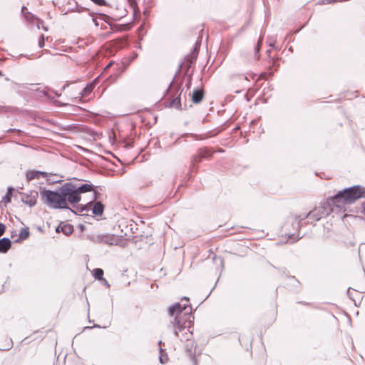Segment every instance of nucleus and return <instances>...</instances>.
<instances>
[{
	"label": "nucleus",
	"instance_id": "f257e3e1",
	"mask_svg": "<svg viewBox=\"0 0 365 365\" xmlns=\"http://www.w3.org/2000/svg\"><path fill=\"white\" fill-rule=\"evenodd\" d=\"M41 200L48 207L58 210L70 209L68 204L75 205L81 200L76 191L73 182H66L55 190L43 189L41 191Z\"/></svg>",
	"mask_w": 365,
	"mask_h": 365
},
{
	"label": "nucleus",
	"instance_id": "f03ea898",
	"mask_svg": "<svg viewBox=\"0 0 365 365\" xmlns=\"http://www.w3.org/2000/svg\"><path fill=\"white\" fill-rule=\"evenodd\" d=\"M168 314L171 317L175 315V319L171 322V326L174 335L179 338L178 333L186 329V323L190 325L193 322L192 307L187 304H182L180 302H176L169 307Z\"/></svg>",
	"mask_w": 365,
	"mask_h": 365
},
{
	"label": "nucleus",
	"instance_id": "7ed1b4c3",
	"mask_svg": "<svg viewBox=\"0 0 365 365\" xmlns=\"http://www.w3.org/2000/svg\"><path fill=\"white\" fill-rule=\"evenodd\" d=\"M361 198H365V187L356 185L339 191L334 196L333 200L336 202H340L343 207L344 205L352 204Z\"/></svg>",
	"mask_w": 365,
	"mask_h": 365
},
{
	"label": "nucleus",
	"instance_id": "20e7f679",
	"mask_svg": "<svg viewBox=\"0 0 365 365\" xmlns=\"http://www.w3.org/2000/svg\"><path fill=\"white\" fill-rule=\"evenodd\" d=\"M175 78H173L172 81L170 83L168 88L166 90V95L170 94L172 99L169 102V103L166 106L168 108H175L176 109H181V93L182 90L180 86L175 88V89H172V86L174 83Z\"/></svg>",
	"mask_w": 365,
	"mask_h": 365
},
{
	"label": "nucleus",
	"instance_id": "39448f33",
	"mask_svg": "<svg viewBox=\"0 0 365 365\" xmlns=\"http://www.w3.org/2000/svg\"><path fill=\"white\" fill-rule=\"evenodd\" d=\"M212 153L213 152L207 147L200 148L197 150V153L192 157L191 171L196 172L198 169V166L196 164L200 163L203 158L211 157Z\"/></svg>",
	"mask_w": 365,
	"mask_h": 365
},
{
	"label": "nucleus",
	"instance_id": "423d86ee",
	"mask_svg": "<svg viewBox=\"0 0 365 365\" xmlns=\"http://www.w3.org/2000/svg\"><path fill=\"white\" fill-rule=\"evenodd\" d=\"M308 217L310 218L309 212L307 214H300L299 215L295 216L294 220L292 222V225L294 228H296L297 232L288 234V238L293 239L294 240H298L304 236V235H300L299 230L300 227L302 226V221Z\"/></svg>",
	"mask_w": 365,
	"mask_h": 365
},
{
	"label": "nucleus",
	"instance_id": "0eeeda50",
	"mask_svg": "<svg viewBox=\"0 0 365 365\" xmlns=\"http://www.w3.org/2000/svg\"><path fill=\"white\" fill-rule=\"evenodd\" d=\"M200 43H201L200 41H197L195 42L194 47L192 48L191 52L189 54H187L186 56H185L184 61L181 62L180 63L178 69L177 70L175 75L174 76L175 78L178 75V73H179L180 69L182 68L184 63H187V64L190 63V65H192L195 63V61L197 59V54L200 49Z\"/></svg>",
	"mask_w": 365,
	"mask_h": 365
},
{
	"label": "nucleus",
	"instance_id": "6e6552de",
	"mask_svg": "<svg viewBox=\"0 0 365 365\" xmlns=\"http://www.w3.org/2000/svg\"><path fill=\"white\" fill-rule=\"evenodd\" d=\"M73 182V187L79 195L93 190L94 185L88 180L78 179Z\"/></svg>",
	"mask_w": 365,
	"mask_h": 365
},
{
	"label": "nucleus",
	"instance_id": "1a4fd4ad",
	"mask_svg": "<svg viewBox=\"0 0 365 365\" xmlns=\"http://www.w3.org/2000/svg\"><path fill=\"white\" fill-rule=\"evenodd\" d=\"M333 199L334 196L329 199H327L326 201L322 202L319 206V210H321L322 212V214L325 215L326 216H328L333 212L334 207H336L339 209L342 208L340 202H335V200H333Z\"/></svg>",
	"mask_w": 365,
	"mask_h": 365
},
{
	"label": "nucleus",
	"instance_id": "9d476101",
	"mask_svg": "<svg viewBox=\"0 0 365 365\" xmlns=\"http://www.w3.org/2000/svg\"><path fill=\"white\" fill-rule=\"evenodd\" d=\"M21 202L24 204L29 205V207H34L37 202L38 192L36 191H33L30 195L26 193H21Z\"/></svg>",
	"mask_w": 365,
	"mask_h": 365
},
{
	"label": "nucleus",
	"instance_id": "9b49d317",
	"mask_svg": "<svg viewBox=\"0 0 365 365\" xmlns=\"http://www.w3.org/2000/svg\"><path fill=\"white\" fill-rule=\"evenodd\" d=\"M48 174L43 171H38V170H30L26 173V180L28 181L39 179L40 178H46Z\"/></svg>",
	"mask_w": 365,
	"mask_h": 365
},
{
	"label": "nucleus",
	"instance_id": "f8f14e48",
	"mask_svg": "<svg viewBox=\"0 0 365 365\" xmlns=\"http://www.w3.org/2000/svg\"><path fill=\"white\" fill-rule=\"evenodd\" d=\"M204 98V91L202 88H196L191 95V101L193 103H200Z\"/></svg>",
	"mask_w": 365,
	"mask_h": 365
},
{
	"label": "nucleus",
	"instance_id": "ddd939ff",
	"mask_svg": "<svg viewBox=\"0 0 365 365\" xmlns=\"http://www.w3.org/2000/svg\"><path fill=\"white\" fill-rule=\"evenodd\" d=\"M56 232H62L66 235H68L73 232V227L71 224H63V222L56 228Z\"/></svg>",
	"mask_w": 365,
	"mask_h": 365
},
{
	"label": "nucleus",
	"instance_id": "4468645a",
	"mask_svg": "<svg viewBox=\"0 0 365 365\" xmlns=\"http://www.w3.org/2000/svg\"><path fill=\"white\" fill-rule=\"evenodd\" d=\"M11 247V242L9 237L0 239V253H6Z\"/></svg>",
	"mask_w": 365,
	"mask_h": 365
},
{
	"label": "nucleus",
	"instance_id": "2eb2a0df",
	"mask_svg": "<svg viewBox=\"0 0 365 365\" xmlns=\"http://www.w3.org/2000/svg\"><path fill=\"white\" fill-rule=\"evenodd\" d=\"M92 204H93V202L91 201L86 205H77L75 207L74 210L71 209V207L68 210H71L74 214L78 215V214L82 213L85 211H88L90 210V207Z\"/></svg>",
	"mask_w": 365,
	"mask_h": 365
},
{
	"label": "nucleus",
	"instance_id": "dca6fc26",
	"mask_svg": "<svg viewBox=\"0 0 365 365\" xmlns=\"http://www.w3.org/2000/svg\"><path fill=\"white\" fill-rule=\"evenodd\" d=\"M88 11V14L91 16H93L96 14L97 15H100L101 16H103L106 19H110V16H108V15L106 14H101V13H97V12H93L92 11H90L89 9H88L87 7L86 6H83L81 4H76V11L78 12V13H82L83 11Z\"/></svg>",
	"mask_w": 365,
	"mask_h": 365
},
{
	"label": "nucleus",
	"instance_id": "f3484780",
	"mask_svg": "<svg viewBox=\"0 0 365 365\" xmlns=\"http://www.w3.org/2000/svg\"><path fill=\"white\" fill-rule=\"evenodd\" d=\"M91 210L93 215L101 216L103 213L104 205L101 201H97L95 202Z\"/></svg>",
	"mask_w": 365,
	"mask_h": 365
},
{
	"label": "nucleus",
	"instance_id": "a211bd4d",
	"mask_svg": "<svg viewBox=\"0 0 365 365\" xmlns=\"http://www.w3.org/2000/svg\"><path fill=\"white\" fill-rule=\"evenodd\" d=\"M310 218L314 219V221H319L321 218L327 217L322 214V212L319 210V207H315L314 210L309 212Z\"/></svg>",
	"mask_w": 365,
	"mask_h": 365
},
{
	"label": "nucleus",
	"instance_id": "6ab92c4d",
	"mask_svg": "<svg viewBox=\"0 0 365 365\" xmlns=\"http://www.w3.org/2000/svg\"><path fill=\"white\" fill-rule=\"evenodd\" d=\"M184 135L190 136L195 140H204L207 138L214 136L215 135L211 134V132H208L204 135H197V134H195V133H185Z\"/></svg>",
	"mask_w": 365,
	"mask_h": 365
},
{
	"label": "nucleus",
	"instance_id": "aec40b11",
	"mask_svg": "<svg viewBox=\"0 0 365 365\" xmlns=\"http://www.w3.org/2000/svg\"><path fill=\"white\" fill-rule=\"evenodd\" d=\"M30 235L29 230L28 227L21 228L19 235V238L15 240V242H19L21 240L27 239Z\"/></svg>",
	"mask_w": 365,
	"mask_h": 365
},
{
	"label": "nucleus",
	"instance_id": "412c9836",
	"mask_svg": "<svg viewBox=\"0 0 365 365\" xmlns=\"http://www.w3.org/2000/svg\"><path fill=\"white\" fill-rule=\"evenodd\" d=\"M100 78V76H98L97 78H96L93 81V82L91 84H88L86 87H84V88L83 89V91L80 93L82 96H86V95H88V93H91L93 88H94V83L98 81V78Z\"/></svg>",
	"mask_w": 365,
	"mask_h": 365
},
{
	"label": "nucleus",
	"instance_id": "4be33fe9",
	"mask_svg": "<svg viewBox=\"0 0 365 365\" xmlns=\"http://www.w3.org/2000/svg\"><path fill=\"white\" fill-rule=\"evenodd\" d=\"M14 191V188L12 187H8L7 192L2 199V202L7 204L11 201L12 192Z\"/></svg>",
	"mask_w": 365,
	"mask_h": 365
},
{
	"label": "nucleus",
	"instance_id": "5701e85b",
	"mask_svg": "<svg viewBox=\"0 0 365 365\" xmlns=\"http://www.w3.org/2000/svg\"><path fill=\"white\" fill-rule=\"evenodd\" d=\"M29 86H35L34 84H28V83H16L14 81H12L11 82V88L14 90H19L21 88H26V89H30L29 88ZM32 90H34L33 88H31ZM35 91H38V89H34Z\"/></svg>",
	"mask_w": 365,
	"mask_h": 365
},
{
	"label": "nucleus",
	"instance_id": "b1692460",
	"mask_svg": "<svg viewBox=\"0 0 365 365\" xmlns=\"http://www.w3.org/2000/svg\"><path fill=\"white\" fill-rule=\"evenodd\" d=\"M103 270L101 268H96L93 271V276L95 279L101 280L103 279Z\"/></svg>",
	"mask_w": 365,
	"mask_h": 365
},
{
	"label": "nucleus",
	"instance_id": "393cba45",
	"mask_svg": "<svg viewBox=\"0 0 365 365\" xmlns=\"http://www.w3.org/2000/svg\"><path fill=\"white\" fill-rule=\"evenodd\" d=\"M87 238L94 243H102V235H88Z\"/></svg>",
	"mask_w": 365,
	"mask_h": 365
},
{
	"label": "nucleus",
	"instance_id": "a878e982",
	"mask_svg": "<svg viewBox=\"0 0 365 365\" xmlns=\"http://www.w3.org/2000/svg\"><path fill=\"white\" fill-rule=\"evenodd\" d=\"M102 243L113 245V237L108 235H102Z\"/></svg>",
	"mask_w": 365,
	"mask_h": 365
},
{
	"label": "nucleus",
	"instance_id": "bb28decb",
	"mask_svg": "<svg viewBox=\"0 0 365 365\" xmlns=\"http://www.w3.org/2000/svg\"><path fill=\"white\" fill-rule=\"evenodd\" d=\"M160 351V356H159V361L161 364H165L167 362V360H168V356L166 355V354L165 353V354H163V349H162L161 348L159 349Z\"/></svg>",
	"mask_w": 365,
	"mask_h": 365
},
{
	"label": "nucleus",
	"instance_id": "cd10ccee",
	"mask_svg": "<svg viewBox=\"0 0 365 365\" xmlns=\"http://www.w3.org/2000/svg\"><path fill=\"white\" fill-rule=\"evenodd\" d=\"M27 16H25V18L26 19L27 21H34V19H37L38 20V21L42 24L43 23V21L38 19L34 14L30 13V12H27L26 14Z\"/></svg>",
	"mask_w": 365,
	"mask_h": 365
},
{
	"label": "nucleus",
	"instance_id": "c85d7f7f",
	"mask_svg": "<svg viewBox=\"0 0 365 365\" xmlns=\"http://www.w3.org/2000/svg\"><path fill=\"white\" fill-rule=\"evenodd\" d=\"M27 16H25V18L26 19L27 21H34V19H37L38 20V21L42 24L43 23V21L38 19L34 14L30 13V12H27L26 14Z\"/></svg>",
	"mask_w": 365,
	"mask_h": 365
},
{
	"label": "nucleus",
	"instance_id": "c756f323",
	"mask_svg": "<svg viewBox=\"0 0 365 365\" xmlns=\"http://www.w3.org/2000/svg\"><path fill=\"white\" fill-rule=\"evenodd\" d=\"M92 2H93L97 6H106L107 2L106 0H91Z\"/></svg>",
	"mask_w": 365,
	"mask_h": 365
},
{
	"label": "nucleus",
	"instance_id": "7c9ffc66",
	"mask_svg": "<svg viewBox=\"0 0 365 365\" xmlns=\"http://www.w3.org/2000/svg\"><path fill=\"white\" fill-rule=\"evenodd\" d=\"M262 43V39L259 38L257 41V44L256 46V47L255 48V55H257L259 53L260 46H261Z\"/></svg>",
	"mask_w": 365,
	"mask_h": 365
},
{
	"label": "nucleus",
	"instance_id": "2f4dec72",
	"mask_svg": "<svg viewBox=\"0 0 365 365\" xmlns=\"http://www.w3.org/2000/svg\"><path fill=\"white\" fill-rule=\"evenodd\" d=\"M44 44H45L44 36H43V34H41L38 39V47L41 48L44 46Z\"/></svg>",
	"mask_w": 365,
	"mask_h": 365
},
{
	"label": "nucleus",
	"instance_id": "473e14b6",
	"mask_svg": "<svg viewBox=\"0 0 365 365\" xmlns=\"http://www.w3.org/2000/svg\"><path fill=\"white\" fill-rule=\"evenodd\" d=\"M183 66H184V68H185L184 76H187L188 74L189 70L191 68L192 65H190V63H187V64L184 63Z\"/></svg>",
	"mask_w": 365,
	"mask_h": 365
},
{
	"label": "nucleus",
	"instance_id": "72a5a7b5",
	"mask_svg": "<svg viewBox=\"0 0 365 365\" xmlns=\"http://www.w3.org/2000/svg\"><path fill=\"white\" fill-rule=\"evenodd\" d=\"M6 231V226L4 224L0 222V237L4 234Z\"/></svg>",
	"mask_w": 365,
	"mask_h": 365
},
{
	"label": "nucleus",
	"instance_id": "f704fd0d",
	"mask_svg": "<svg viewBox=\"0 0 365 365\" xmlns=\"http://www.w3.org/2000/svg\"><path fill=\"white\" fill-rule=\"evenodd\" d=\"M11 132H16L20 135L22 133V130H21L19 129H16V128H9L6 130L7 133H10Z\"/></svg>",
	"mask_w": 365,
	"mask_h": 365
},
{
	"label": "nucleus",
	"instance_id": "c9c22d12",
	"mask_svg": "<svg viewBox=\"0 0 365 365\" xmlns=\"http://www.w3.org/2000/svg\"><path fill=\"white\" fill-rule=\"evenodd\" d=\"M191 85H192V76L190 75L189 77H188V79H187V82L186 83V88L187 89H190V87H191Z\"/></svg>",
	"mask_w": 365,
	"mask_h": 365
},
{
	"label": "nucleus",
	"instance_id": "e433bc0d",
	"mask_svg": "<svg viewBox=\"0 0 365 365\" xmlns=\"http://www.w3.org/2000/svg\"><path fill=\"white\" fill-rule=\"evenodd\" d=\"M289 279L294 281V282L296 283V287H298V285L299 284V282L296 279L294 276H290L289 277Z\"/></svg>",
	"mask_w": 365,
	"mask_h": 365
},
{
	"label": "nucleus",
	"instance_id": "4c0bfd02",
	"mask_svg": "<svg viewBox=\"0 0 365 365\" xmlns=\"http://www.w3.org/2000/svg\"><path fill=\"white\" fill-rule=\"evenodd\" d=\"M190 359H191V362L193 364H196L197 363V360L196 356L195 355H191L190 356Z\"/></svg>",
	"mask_w": 365,
	"mask_h": 365
},
{
	"label": "nucleus",
	"instance_id": "58836bf2",
	"mask_svg": "<svg viewBox=\"0 0 365 365\" xmlns=\"http://www.w3.org/2000/svg\"><path fill=\"white\" fill-rule=\"evenodd\" d=\"M9 110V108L6 106H0V111L8 112Z\"/></svg>",
	"mask_w": 365,
	"mask_h": 365
},
{
	"label": "nucleus",
	"instance_id": "ea45409f",
	"mask_svg": "<svg viewBox=\"0 0 365 365\" xmlns=\"http://www.w3.org/2000/svg\"><path fill=\"white\" fill-rule=\"evenodd\" d=\"M12 346H13V341H12V340H11V339H10V340H9V344L8 347H7V348H4V349H3V350H9V349H10L12 347Z\"/></svg>",
	"mask_w": 365,
	"mask_h": 365
},
{
	"label": "nucleus",
	"instance_id": "a19ab883",
	"mask_svg": "<svg viewBox=\"0 0 365 365\" xmlns=\"http://www.w3.org/2000/svg\"><path fill=\"white\" fill-rule=\"evenodd\" d=\"M350 289H351V287H349L348 289H347V294H348L349 297L350 298V299H351L353 301H355L354 297H352L351 292H350Z\"/></svg>",
	"mask_w": 365,
	"mask_h": 365
},
{
	"label": "nucleus",
	"instance_id": "79ce46f5",
	"mask_svg": "<svg viewBox=\"0 0 365 365\" xmlns=\"http://www.w3.org/2000/svg\"><path fill=\"white\" fill-rule=\"evenodd\" d=\"M27 9V8L25 6H23L22 8H21V14L22 15L25 17V16H27L25 12V11Z\"/></svg>",
	"mask_w": 365,
	"mask_h": 365
},
{
	"label": "nucleus",
	"instance_id": "37998d69",
	"mask_svg": "<svg viewBox=\"0 0 365 365\" xmlns=\"http://www.w3.org/2000/svg\"><path fill=\"white\" fill-rule=\"evenodd\" d=\"M185 334V335H186V336H185V337H186V339H187V340H189V339H189V336H188L187 335H192V332H191V331H190L188 329H187V331H186Z\"/></svg>",
	"mask_w": 365,
	"mask_h": 365
},
{
	"label": "nucleus",
	"instance_id": "c03bdc74",
	"mask_svg": "<svg viewBox=\"0 0 365 365\" xmlns=\"http://www.w3.org/2000/svg\"><path fill=\"white\" fill-rule=\"evenodd\" d=\"M93 194H94V200H96L98 198L99 193L97 191L93 190Z\"/></svg>",
	"mask_w": 365,
	"mask_h": 365
},
{
	"label": "nucleus",
	"instance_id": "a18cd8bd",
	"mask_svg": "<svg viewBox=\"0 0 365 365\" xmlns=\"http://www.w3.org/2000/svg\"><path fill=\"white\" fill-rule=\"evenodd\" d=\"M92 17H93L92 21L94 23L95 26H98V22L97 21V19L96 18H94L93 16Z\"/></svg>",
	"mask_w": 365,
	"mask_h": 365
},
{
	"label": "nucleus",
	"instance_id": "49530a36",
	"mask_svg": "<svg viewBox=\"0 0 365 365\" xmlns=\"http://www.w3.org/2000/svg\"><path fill=\"white\" fill-rule=\"evenodd\" d=\"M100 328L101 327L98 324H94L93 327H86L85 329H92V328Z\"/></svg>",
	"mask_w": 365,
	"mask_h": 365
},
{
	"label": "nucleus",
	"instance_id": "de8ad7c7",
	"mask_svg": "<svg viewBox=\"0 0 365 365\" xmlns=\"http://www.w3.org/2000/svg\"><path fill=\"white\" fill-rule=\"evenodd\" d=\"M130 1V5L133 6H137V3L135 0H128Z\"/></svg>",
	"mask_w": 365,
	"mask_h": 365
},
{
	"label": "nucleus",
	"instance_id": "09e8293b",
	"mask_svg": "<svg viewBox=\"0 0 365 365\" xmlns=\"http://www.w3.org/2000/svg\"><path fill=\"white\" fill-rule=\"evenodd\" d=\"M114 63L113 61H110L105 68V70H107L108 68H109Z\"/></svg>",
	"mask_w": 365,
	"mask_h": 365
},
{
	"label": "nucleus",
	"instance_id": "8fccbe9b",
	"mask_svg": "<svg viewBox=\"0 0 365 365\" xmlns=\"http://www.w3.org/2000/svg\"><path fill=\"white\" fill-rule=\"evenodd\" d=\"M240 78H242V79H243V80H245V81H248V78H247V76H244V75H241V76H240Z\"/></svg>",
	"mask_w": 365,
	"mask_h": 365
},
{
	"label": "nucleus",
	"instance_id": "3c124183",
	"mask_svg": "<svg viewBox=\"0 0 365 365\" xmlns=\"http://www.w3.org/2000/svg\"><path fill=\"white\" fill-rule=\"evenodd\" d=\"M361 208L363 213L365 215V202L362 203Z\"/></svg>",
	"mask_w": 365,
	"mask_h": 365
},
{
	"label": "nucleus",
	"instance_id": "603ef678",
	"mask_svg": "<svg viewBox=\"0 0 365 365\" xmlns=\"http://www.w3.org/2000/svg\"><path fill=\"white\" fill-rule=\"evenodd\" d=\"M68 83H66L65 85H63V87H62V89H61V90H62V91L65 90V89H66V87H68Z\"/></svg>",
	"mask_w": 365,
	"mask_h": 365
},
{
	"label": "nucleus",
	"instance_id": "864d4df0",
	"mask_svg": "<svg viewBox=\"0 0 365 365\" xmlns=\"http://www.w3.org/2000/svg\"><path fill=\"white\" fill-rule=\"evenodd\" d=\"M109 24L110 28L111 29H113V28H114V27H115V25H113V24Z\"/></svg>",
	"mask_w": 365,
	"mask_h": 365
},
{
	"label": "nucleus",
	"instance_id": "5fc2aeb1",
	"mask_svg": "<svg viewBox=\"0 0 365 365\" xmlns=\"http://www.w3.org/2000/svg\"><path fill=\"white\" fill-rule=\"evenodd\" d=\"M80 230H83L84 229V226L83 225H79Z\"/></svg>",
	"mask_w": 365,
	"mask_h": 365
},
{
	"label": "nucleus",
	"instance_id": "6e6d98bb",
	"mask_svg": "<svg viewBox=\"0 0 365 365\" xmlns=\"http://www.w3.org/2000/svg\"><path fill=\"white\" fill-rule=\"evenodd\" d=\"M182 299V300H183V299H185V300H186L187 302H189V298H188V297H184Z\"/></svg>",
	"mask_w": 365,
	"mask_h": 365
},
{
	"label": "nucleus",
	"instance_id": "4d7b16f0",
	"mask_svg": "<svg viewBox=\"0 0 365 365\" xmlns=\"http://www.w3.org/2000/svg\"><path fill=\"white\" fill-rule=\"evenodd\" d=\"M55 94L58 97L61 96V93H58V92H55Z\"/></svg>",
	"mask_w": 365,
	"mask_h": 365
},
{
	"label": "nucleus",
	"instance_id": "13d9d810",
	"mask_svg": "<svg viewBox=\"0 0 365 365\" xmlns=\"http://www.w3.org/2000/svg\"><path fill=\"white\" fill-rule=\"evenodd\" d=\"M217 151H218V152H220V153H223V152H224V150H222V149H220V150H218Z\"/></svg>",
	"mask_w": 365,
	"mask_h": 365
},
{
	"label": "nucleus",
	"instance_id": "bf43d9fd",
	"mask_svg": "<svg viewBox=\"0 0 365 365\" xmlns=\"http://www.w3.org/2000/svg\"><path fill=\"white\" fill-rule=\"evenodd\" d=\"M168 96H170L168 97V99H170V98L172 99L170 94H168Z\"/></svg>",
	"mask_w": 365,
	"mask_h": 365
},
{
	"label": "nucleus",
	"instance_id": "052dcab7",
	"mask_svg": "<svg viewBox=\"0 0 365 365\" xmlns=\"http://www.w3.org/2000/svg\"><path fill=\"white\" fill-rule=\"evenodd\" d=\"M168 96H170L168 97V99H170V98L172 99L170 94H168Z\"/></svg>",
	"mask_w": 365,
	"mask_h": 365
},
{
	"label": "nucleus",
	"instance_id": "680f3d73",
	"mask_svg": "<svg viewBox=\"0 0 365 365\" xmlns=\"http://www.w3.org/2000/svg\"><path fill=\"white\" fill-rule=\"evenodd\" d=\"M270 52H271V51H270V50H267V53L268 54H269V53H270Z\"/></svg>",
	"mask_w": 365,
	"mask_h": 365
},
{
	"label": "nucleus",
	"instance_id": "e2e57ef3",
	"mask_svg": "<svg viewBox=\"0 0 365 365\" xmlns=\"http://www.w3.org/2000/svg\"><path fill=\"white\" fill-rule=\"evenodd\" d=\"M360 292H361V293H364V292H365V288H364L363 290L360 291Z\"/></svg>",
	"mask_w": 365,
	"mask_h": 365
},
{
	"label": "nucleus",
	"instance_id": "0e129e2a",
	"mask_svg": "<svg viewBox=\"0 0 365 365\" xmlns=\"http://www.w3.org/2000/svg\"><path fill=\"white\" fill-rule=\"evenodd\" d=\"M43 29L45 31H47V28H46V27L43 26Z\"/></svg>",
	"mask_w": 365,
	"mask_h": 365
},
{
	"label": "nucleus",
	"instance_id": "69168bd1",
	"mask_svg": "<svg viewBox=\"0 0 365 365\" xmlns=\"http://www.w3.org/2000/svg\"><path fill=\"white\" fill-rule=\"evenodd\" d=\"M270 46H274V43H269Z\"/></svg>",
	"mask_w": 365,
	"mask_h": 365
},
{
	"label": "nucleus",
	"instance_id": "338daca9",
	"mask_svg": "<svg viewBox=\"0 0 365 365\" xmlns=\"http://www.w3.org/2000/svg\"><path fill=\"white\" fill-rule=\"evenodd\" d=\"M3 76V73L1 71H0V76Z\"/></svg>",
	"mask_w": 365,
	"mask_h": 365
}]
</instances>
